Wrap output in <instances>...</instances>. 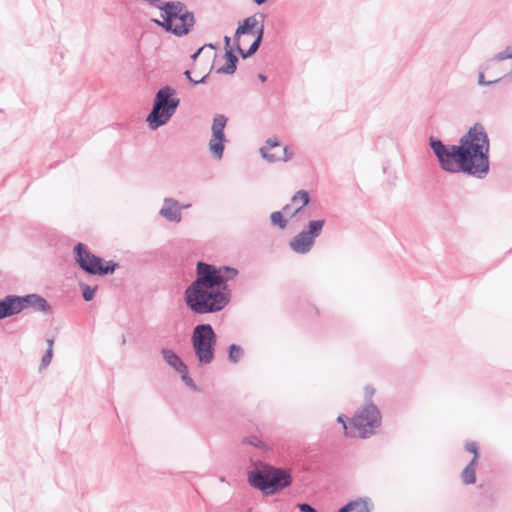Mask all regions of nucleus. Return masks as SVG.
Here are the masks:
<instances>
[{"label": "nucleus", "mask_w": 512, "mask_h": 512, "mask_svg": "<svg viewBox=\"0 0 512 512\" xmlns=\"http://www.w3.org/2000/svg\"><path fill=\"white\" fill-rule=\"evenodd\" d=\"M183 301L194 315L215 314L229 304L228 295L219 291L197 265L194 279L184 289Z\"/></svg>", "instance_id": "nucleus-1"}, {"label": "nucleus", "mask_w": 512, "mask_h": 512, "mask_svg": "<svg viewBox=\"0 0 512 512\" xmlns=\"http://www.w3.org/2000/svg\"><path fill=\"white\" fill-rule=\"evenodd\" d=\"M428 145L441 170L449 174H465L480 179V176L460 144H445L439 137L431 135Z\"/></svg>", "instance_id": "nucleus-2"}, {"label": "nucleus", "mask_w": 512, "mask_h": 512, "mask_svg": "<svg viewBox=\"0 0 512 512\" xmlns=\"http://www.w3.org/2000/svg\"><path fill=\"white\" fill-rule=\"evenodd\" d=\"M459 144L478 172L480 179H484L490 171V139L485 127L480 122H476L459 139Z\"/></svg>", "instance_id": "nucleus-3"}, {"label": "nucleus", "mask_w": 512, "mask_h": 512, "mask_svg": "<svg viewBox=\"0 0 512 512\" xmlns=\"http://www.w3.org/2000/svg\"><path fill=\"white\" fill-rule=\"evenodd\" d=\"M248 484L265 497L274 496L290 487L293 476L287 468L266 464L247 473Z\"/></svg>", "instance_id": "nucleus-4"}, {"label": "nucleus", "mask_w": 512, "mask_h": 512, "mask_svg": "<svg viewBox=\"0 0 512 512\" xmlns=\"http://www.w3.org/2000/svg\"><path fill=\"white\" fill-rule=\"evenodd\" d=\"M180 105V99L176 96V90L165 85L157 90L153 99L151 111L146 117V122L151 131L166 125L176 113Z\"/></svg>", "instance_id": "nucleus-5"}, {"label": "nucleus", "mask_w": 512, "mask_h": 512, "mask_svg": "<svg viewBox=\"0 0 512 512\" xmlns=\"http://www.w3.org/2000/svg\"><path fill=\"white\" fill-rule=\"evenodd\" d=\"M218 336L210 323H199L191 332V345L198 365L204 367L215 359Z\"/></svg>", "instance_id": "nucleus-6"}, {"label": "nucleus", "mask_w": 512, "mask_h": 512, "mask_svg": "<svg viewBox=\"0 0 512 512\" xmlns=\"http://www.w3.org/2000/svg\"><path fill=\"white\" fill-rule=\"evenodd\" d=\"M75 264L87 275L107 276L113 274L119 267L114 260H105L103 257L92 253L86 244L77 242L73 247Z\"/></svg>", "instance_id": "nucleus-7"}, {"label": "nucleus", "mask_w": 512, "mask_h": 512, "mask_svg": "<svg viewBox=\"0 0 512 512\" xmlns=\"http://www.w3.org/2000/svg\"><path fill=\"white\" fill-rule=\"evenodd\" d=\"M382 424V414L376 404L370 400L351 421V427L359 431V437L366 439L376 433Z\"/></svg>", "instance_id": "nucleus-8"}, {"label": "nucleus", "mask_w": 512, "mask_h": 512, "mask_svg": "<svg viewBox=\"0 0 512 512\" xmlns=\"http://www.w3.org/2000/svg\"><path fill=\"white\" fill-rule=\"evenodd\" d=\"M196 265L219 291L228 295L230 302L232 292L228 281L234 279L239 274L238 269L229 265L216 266L203 260L197 261Z\"/></svg>", "instance_id": "nucleus-9"}, {"label": "nucleus", "mask_w": 512, "mask_h": 512, "mask_svg": "<svg viewBox=\"0 0 512 512\" xmlns=\"http://www.w3.org/2000/svg\"><path fill=\"white\" fill-rule=\"evenodd\" d=\"M325 222V219L309 220L303 229L289 241L291 250L301 255L310 252L317 237L321 235Z\"/></svg>", "instance_id": "nucleus-10"}, {"label": "nucleus", "mask_w": 512, "mask_h": 512, "mask_svg": "<svg viewBox=\"0 0 512 512\" xmlns=\"http://www.w3.org/2000/svg\"><path fill=\"white\" fill-rule=\"evenodd\" d=\"M228 123V117L224 114H216L212 120L211 138L208 143V149L211 156L216 160H221L224 155L227 138L225 128Z\"/></svg>", "instance_id": "nucleus-11"}, {"label": "nucleus", "mask_w": 512, "mask_h": 512, "mask_svg": "<svg viewBox=\"0 0 512 512\" xmlns=\"http://www.w3.org/2000/svg\"><path fill=\"white\" fill-rule=\"evenodd\" d=\"M19 299L22 311L32 309L35 312H41L43 314H50L52 312V306L47 299L40 294L30 293L19 295Z\"/></svg>", "instance_id": "nucleus-12"}, {"label": "nucleus", "mask_w": 512, "mask_h": 512, "mask_svg": "<svg viewBox=\"0 0 512 512\" xmlns=\"http://www.w3.org/2000/svg\"><path fill=\"white\" fill-rule=\"evenodd\" d=\"M224 50L225 63L216 70V73L233 75L237 70L239 59L234 52L235 50L232 48L231 38L229 36H224Z\"/></svg>", "instance_id": "nucleus-13"}, {"label": "nucleus", "mask_w": 512, "mask_h": 512, "mask_svg": "<svg viewBox=\"0 0 512 512\" xmlns=\"http://www.w3.org/2000/svg\"><path fill=\"white\" fill-rule=\"evenodd\" d=\"M21 312L19 295L7 294L0 299V320L18 315Z\"/></svg>", "instance_id": "nucleus-14"}, {"label": "nucleus", "mask_w": 512, "mask_h": 512, "mask_svg": "<svg viewBox=\"0 0 512 512\" xmlns=\"http://www.w3.org/2000/svg\"><path fill=\"white\" fill-rule=\"evenodd\" d=\"M159 215L169 222L179 223L182 220L179 201L171 197L164 198L163 206L159 211Z\"/></svg>", "instance_id": "nucleus-15"}, {"label": "nucleus", "mask_w": 512, "mask_h": 512, "mask_svg": "<svg viewBox=\"0 0 512 512\" xmlns=\"http://www.w3.org/2000/svg\"><path fill=\"white\" fill-rule=\"evenodd\" d=\"M374 504L369 497H358L348 501L337 512H372Z\"/></svg>", "instance_id": "nucleus-16"}, {"label": "nucleus", "mask_w": 512, "mask_h": 512, "mask_svg": "<svg viewBox=\"0 0 512 512\" xmlns=\"http://www.w3.org/2000/svg\"><path fill=\"white\" fill-rule=\"evenodd\" d=\"M281 147L280 141L276 137H271L266 140L264 146L260 148L261 156L270 163H275L279 161L278 153H270V150L277 149L279 150Z\"/></svg>", "instance_id": "nucleus-17"}, {"label": "nucleus", "mask_w": 512, "mask_h": 512, "mask_svg": "<svg viewBox=\"0 0 512 512\" xmlns=\"http://www.w3.org/2000/svg\"><path fill=\"white\" fill-rule=\"evenodd\" d=\"M160 353L164 362L175 372L180 371L183 367L186 366L184 361L174 350L170 348H162Z\"/></svg>", "instance_id": "nucleus-18"}, {"label": "nucleus", "mask_w": 512, "mask_h": 512, "mask_svg": "<svg viewBox=\"0 0 512 512\" xmlns=\"http://www.w3.org/2000/svg\"><path fill=\"white\" fill-rule=\"evenodd\" d=\"M297 200H300L301 204L296 207L290 214V218H294L299 215L303 209L310 203L311 197L307 190H298L291 198V203L296 204Z\"/></svg>", "instance_id": "nucleus-19"}, {"label": "nucleus", "mask_w": 512, "mask_h": 512, "mask_svg": "<svg viewBox=\"0 0 512 512\" xmlns=\"http://www.w3.org/2000/svg\"><path fill=\"white\" fill-rule=\"evenodd\" d=\"M260 25V22L257 21L256 15H252L244 18L241 22H239V32L244 35H251L255 33V30Z\"/></svg>", "instance_id": "nucleus-20"}, {"label": "nucleus", "mask_w": 512, "mask_h": 512, "mask_svg": "<svg viewBox=\"0 0 512 512\" xmlns=\"http://www.w3.org/2000/svg\"><path fill=\"white\" fill-rule=\"evenodd\" d=\"M478 462L470 460L466 467L462 470L461 478L465 485H471L476 483V466Z\"/></svg>", "instance_id": "nucleus-21"}, {"label": "nucleus", "mask_w": 512, "mask_h": 512, "mask_svg": "<svg viewBox=\"0 0 512 512\" xmlns=\"http://www.w3.org/2000/svg\"><path fill=\"white\" fill-rule=\"evenodd\" d=\"M243 356L244 349L239 344L232 343L228 346L227 358L229 362L236 364L241 360Z\"/></svg>", "instance_id": "nucleus-22"}, {"label": "nucleus", "mask_w": 512, "mask_h": 512, "mask_svg": "<svg viewBox=\"0 0 512 512\" xmlns=\"http://www.w3.org/2000/svg\"><path fill=\"white\" fill-rule=\"evenodd\" d=\"M270 223L273 227L284 230L288 225V219L282 211H274L270 214Z\"/></svg>", "instance_id": "nucleus-23"}, {"label": "nucleus", "mask_w": 512, "mask_h": 512, "mask_svg": "<svg viewBox=\"0 0 512 512\" xmlns=\"http://www.w3.org/2000/svg\"><path fill=\"white\" fill-rule=\"evenodd\" d=\"M180 377H181V380L183 381V383L185 384V386H187L189 389H191L192 391L194 392H199L200 391V388L198 385H196V383L194 382V380L192 379V377L190 376L189 374V369H188V366L186 365L185 367H183L180 371L177 372Z\"/></svg>", "instance_id": "nucleus-24"}, {"label": "nucleus", "mask_w": 512, "mask_h": 512, "mask_svg": "<svg viewBox=\"0 0 512 512\" xmlns=\"http://www.w3.org/2000/svg\"><path fill=\"white\" fill-rule=\"evenodd\" d=\"M79 286L81 289L82 298L86 302H90L94 299L98 286H90L84 282H79Z\"/></svg>", "instance_id": "nucleus-25"}, {"label": "nucleus", "mask_w": 512, "mask_h": 512, "mask_svg": "<svg viewBox=\"0 0 512 512\" xmlns=\"http://www.w3.org/2000/svg\"><path fill=\"white\" fill-rule=\"evenodd\" d=\"M336 421H337V423L342 425L343 430H344V434L346 436H348V437H354L355 436L354 430H356V429L351 427L352 418H349L345 414H340V415H338Z\"/></svg>", "instance_id": "nucleus-26"}, {"label": "nucleus", "mask_w": 512, "mask_h": 512, "mask_svg": "<svg viewBox=\"0 0 512 512\" xmlns=\"http://www.w3.org/2000/svg\"><path fill=\"white\" fill-rule=\"evenodd\" d=\"M242 443L253 446L258 449H263V450L267 449L266 443L256 435H249V436L244 437L242 439Z\"/></svg>", "instance_id": "nucleus-27"}, {"label": "nucleus", "mask_w": 512, "mask_h": 512, "mask_svg": "<svg viewBox=\"0 0 512 512\" xmlns=\"http://www.w3.org/2000/svg\"><path fill=\"white\" fill-rule=\"evenodd\" d=\"M504 81V77H497L493 80H486L485 79V72L483 70H478V79H477V84L479 86H491V85H494L496 83H500Z\"/></svg>", "instance_id": "nucleus-28"}, {"label": "nucleus", "mask_w": 512, "mask_h": 512, "mask_svg": "<svg viewBox=\"0 0 512 512\" xmlns=\"http://www.w3.org/2000/svg\"><path fill=\"white\" fill-rule=\"evenodd\" d=\"M465 450L467 452H470L473 454V457L471 458V460H475V462H478L479 457H480V451H479V446H478L477 442H475V441L467 442L465 444Z\"/></svg>", "instance_id": "nucleus-29"}, {"label": "nucleus", "mask_w": 512, "mask_h": 512, "mask_svg": "<svg viewBox=\"0 0 512 512\" xmlns=\"http://www.w3.org/2000/svg\"><path fill=\"white\" fill-rule=\"evenodd\" d=\"M260 46H258L256 43H251L248 49L244 50L241 48V51H237L238 54L241 56L242 59H248L252 57L256 52L259 50Z\"/></svg>", "instance_id": "nucleus-30"}, {"label": "nucleus", "mask_w": 512, "mask_h": 512, "mask_svg": "<svg viewBox=\"0 0 512 512\" xmlns=\"http://www.w3.org/2000/svg\"><path fill=\"white\" fill-rule=\"evenodd\" d=\"M264 32H265V27H264V21L262 20L260 22V25L258 26V28L255 30V33L252 34L255 37L253 40V43H256L258 46H261L263 39H264Z\"/></svg>", "instance_id": "nucleus-31"}, {"label": "nucleus", "mask_w": 512, "mask_h": 512, "mask_svg": "<svg viewBox=\"0 0 512 512\" xmlns=\"http://www.w3.org/2000/svg\"><path fill=\"white\" fill-rule=\"evenodd\" d=\"M279 151L281 152V154H279V161L287 162L291 160L294 156L293 151L287 145L284 147H280Z\"/></svg>", "instance_id": "nucleus-32"}, {"label": "nucleus", "mask_w": 512, "mask_h": 512, "mask_svg": "<svg viewBox=\"0 0 512 512\" xmlns=\"http://www.w3.org/2000/svg\"><path fill=\"white\" fill-rule=\"evenodd\" d=\"M52 357H53V350L51 348H47L41 358L39 370L46 368L51 363Z\"/></svg>", "instance_id": "nucleus-33"}, {"label": "nucleus", "mask_w": 512, "mask_h": 512, "mask_svg": "<svg viewBox=\"0 0 512 512\" xmlns=\"http://www.w3.org/2000/svg\"><path fill=\"white\" fill-rule=\"evenodd\" d=\"M493 57H494V60H496L497 62L498 61H503V60H506V59H511L510 47L509 46L506 47L504 50L498 52Z\"/></svg>", "instance_id": "nucleus-34"}, {"label": "nucleus", "mask_w": 512, "mask_h": 512, "mask_svg": "<svg viewBox=\"0 0 512 512\" xmlns=\"http://www.w3.org/2000/svg\"><path fill=\"white\" fill-rule=\"evenodd\" d=\"M241 35H244L243 33H240L239 32V27L236 28V31L234 33V37H233V40H234V43H233V50H236V51H241V46H240V37Z\"/></svg>", "instance_id": "nucleus-35"}, {"label": "nucleus", "mask_w": 512, "mask_h": 512, "mask_svg": "<svg viewBox=\"0 0 512 512\" xmlns=\"http://www.w3.org/2000/svg\"><path fill=\"white\" fill-rule=\"evenodd\" d=\"M479 488L481 490H483V492H482L483 496H485L486 498L492 499V497H493V488H492L491 485L480 484Z\"/></svg>", "instance_id": "nucleus-36"}, {"label": "nucleus", "mask_w": 512, "mask_h": 512, "mask_svg": "<svg viewBox=\"0 0 512 512\" xmlns=\"http://www.w3.org/2000/svg\"><path fill=\"white\" fill-rule=\"evenodd\" d=\"M297 508L300 510V512H318L316 508L306 502L298 503Z\"/></svg>", "instance_id": "nucleus-37"}, {"label": "nucleus", "mask_w": 512, "mask_h": 512, "mask_svg": "<svg viewBox=\"0 0 512 512\" xmlns=\"http://www.w3.org/2000/svg\"><path fill=\"white\" fill-rule=\"evenodd\" d=\"M496 62L497 61L494 60V57H491V58L487 59L483 64H481L479 66V69L486 72L487 70L491 69L496 64Z\"/></svg>", "instance_id": "nucleus-38"}, {"label": "nucleus", "mask_w": 512, "mask_h": 512, "mask_svg": "<svg viewBox=\"0 0 512 512\" xmlns=\"http://www.w3.org/2000/svg\"><path fill=\"white\" fill-rule=\"evenodd\" d=\"M183 74H184L186 80L189 82V84L191 86H196L197 85V82H196V80H194L192 78L191 71L189 69L185 70Z\"/></svg>", "instance_id": "nucleus-39"}, {"label": "nucleus", "mask_w": 512, "mask_h": 512, "mask_svg": "<svg viewBox=\"0 0 512 512\" xmlns=\"http://www.w3.org/2000/svg\"><path fill=\"white\" fill-rule=\"evenodd\" d=\"M280 211L283 212L285 217L288 216L290 218V214L293 212L292 205L291 204H286V205L283 206V208Z\"/></svg>", "instance_id": "nucleus-40"}, {"label": "nucleus", "mask_w": 512, "mask_h": 512, "mask_svg": "<svg viewBox=\"0 0 512 512\" xmlns=\"http://www.w3.org/2000/svg\"><path fill=\"white\" fill-rule=\"evenodd\" d=\"M203 47H199L198 49H196L190 56V58L193 60V61H196L197 58L200 56L201 52L203 51Z\"/></svg>", "instance_id": "nucleus-41"}, {"label": "nucleus", "mask_w": 512, "mask_h": 512, "mask_svg": "<svg viewBox=\"0 0 512 512\" xmlns=\"http://www.w3.org/2000/svg\"><path fill=\"white\" fill-rule=\"evenodd\" d=\"M212 68H213V66H211L209 72L206 73L202 78H200L199 80H196L197 85L198 84H205V83H207V80L209 78V75H210V72H211Z\"/></svg>", "instance_id": "nucleus-42"}, {"label": "nucleus", "mask_w": 512, "mask_h": 512, "mask_svg": "<svg viewBox=\"0 0 512 512\" xmlns=\"http://www.w3.org/2000/svg\"><path fill=\"white\" fill-rule=\"evenodd\" d=\"M375 389L371 386L365 387V394L367 397H369V401L371 400V397L374 395Z\"/></svg>", "instance_id": "nucleus-43"}, {"label": "nucleus", "mask_w": 512, "mask_h": 512, "mask_svg": "<svg viewBox=\"0 0 512 512\" xmlns=\"http://www.w3.org/2000/svg\"><path fill=\"white\" fill-rule=\"evenodd\" d=\"M202 47H203V49H205V48L217 49V44L207 43V44H204Z\"/></svg>", "instance_id": "nucleus-44"}, {"label": "nucleus", "mask_w": 512, "mask_h": 512, "mask_svg": "<svg viewBox=\"0 0 512 512\" xmlns=\"http://www.w3.org/2000/svg\"><path fill=\"white\" fill-rule=\"evenodd\" d=\"M258 79L261 81V82H266L267 81V75L264 74V73H258L257 75Z\"/></svg>", "instance_id": "nucleus-45"}, {"label": "nucleus", "mask_w": 512, "mask_h": 512, "mask_svg": "<svg viewBox=\"0 0 512 512\" xmlns=\"http://www.w3.org/2000/svg\"><path fill=\"white\" fill-rule=\"evenodd\" d=\"M53 344H54V339L53 338H49L47 339V348H51L53 350Z\"/></svg>", "instance_id": "nucleus-46"}, {"label": "nucleus", "mask_w": 512, "mask_h": 512, "mask_svg": "<svg viewBox=\"0 0 512 512\" xmlns=\"http://www.w3.org/2000/svg\"><path fill=\"white\" fill-rule=\"evenodd\" d=\"M268 0H253V2L256 4V5H262L264 4L265 2H267Z\"/></svg>", "instance_id": "nucleus-47"}, {"label": "nucleus", "mask_w": 512, "mask_h": 512, "mask_svg": "<svg viewBox=\"0 0 512 512\" xmlns=\"http://www.w3.org/2000/svg\"><path fill=\"white\" fill-rule=\"evenodd\" d=\"M190 206H191V204H184V205H181V204H180L181 211H182L183 209H186V208L190 207Z\"/></svg>", "instance_id": "nucleus-48"}, {"label": "nucleus", "mask_w": 512, "mask_h": 512, "mask_svg": "<svg viewBox=\"0 0 512 512\" xmlns=\"http://www.w3.org/2000/svg\"><path fill=\"white\" fill-rule=\"evenodd\" d=\"M125 342H126L125 337H124V336H122L121 344H122V345H124V344H125Z\"/></svg>", "instance_id": "nucleus-49"}, {"label": "nucleus", "mask_w": 512, "mask_h": 512, "mask_svg": "<svg viewBox=\"0 0 512 512\" xmlns=\"http://www.w3.org/2000/svg\"><path fill=\"white\" fill-rule=\"evenodd\" d=\"M259 15H260L262 18H265V17H266V15H265V14H263V13H259Z\"/></svg>", "instance_id": "nucleus-50"}, {"label": "nucleus", "mask_w": 512, "mask_h": 512, "mask_svg": "<svg viewBox=\"0 0 512 512\" xmlns=\"http://www.w3.org/2000/svg\"><path fill=\"white\" fill-rule=\"evenodd\" d=\"M275 151L273 153H278V154H281V152L277 149H274Z\"/></svg>", "instance_id": "nucleus-51"}, {"label": "nucleus", "mask_w": 512, "mask_h": 512, "mask_svg": "<svg viewBox=\"0 0 512 512\" xmlns=\"http://www.w3.org/2000/svg\"><path fill=\"white\" fill-rule=\"evenodd\" d=\"M510 54H511V58H512V48L510 47Z\"/></svg>", "instance_id": "nucleus-52"}]
</instances>
